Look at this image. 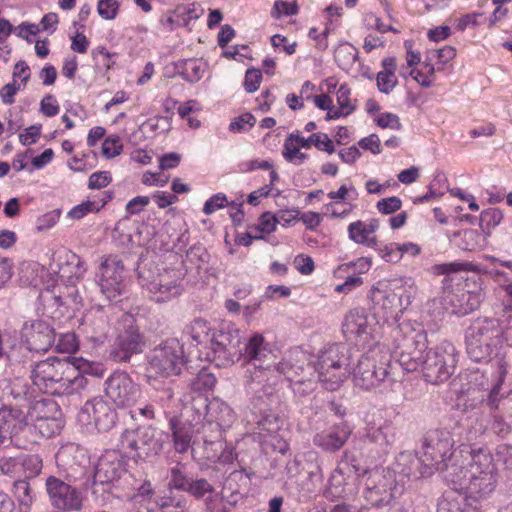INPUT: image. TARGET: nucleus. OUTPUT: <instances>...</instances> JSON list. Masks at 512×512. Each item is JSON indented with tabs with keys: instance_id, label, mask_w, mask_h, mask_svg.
Masks as SVG:
<instances>
[{
	"instance_id": "6e6d98bb",
	"label": "nucleus",
	"mask_w": 512,
	"mask_h": 512,
	"mask_svg": "<svg viewBox=\"0 0 512 512\" xmlns=\"http://www.w3.org/2000/svg\"><path fill=\"white\" fill-rule=\"evenodd\" d=\"M298 5L295 1L287 2L283 0H277L274 3L272 10V17L280 18L282 15L292 16L298 13Z\"/></svg>"
},
{
	"instance_id": "a19ab883",
	"label": "nucleus",
	"mask_w": 512,
	"mask_h": 512,
	"mask_svg": "<svg viewBox=\"0 0 512 512\" xmlns=\"http://www.w3.org/2000/svg\"><path fill=\"white\" fill-rule=\"evenodd\" d=\"M296 143L307 149L313 144L317 149L326 151L329 154L335 151L332 140L325 133H314L307 139L296 134Z\"/></svg>"
},
{
	"instance_id": "09e8293b",
	"label": "nucleus",
	"mask_w": 512,
	"mask_h": 512,
	"mask_svg": "<svg viewBox=\"0 0 512 512\" xmlns=\"http://www.w3.org/2000/svg\"><path fill=\"white\" fill-rule=\"evenodd\" d=\"M317 381H319L316 372L312 371V375H307L297 379L295 383L291 385L295 394L305 396L315 390Z\"/></svg>"
},
{
	"instance_id": "ea45409f",
	"label": "nucleus",
	"mask_w": 512,
	"mask_h": 512,
	"mask_svg": "<svg viewBox=\"0 0 512 512\" xmlns=\"http://www.w3.org/2000/svg\"><path fill=\"white\" fill-rule=\"evenodd\" d=\"M334 58L342 70L348 71L358 58V50L352 44L343 42L336 48Z\"/></svg>"
},
{
	"instance_id": "72a5a7b5",
	"label": "nucleus",
	"mask_w": 512,
	"mask_h": 512,
	"mask_svg": "<svg viewBox=\"0 0 512 512\" xmlns=\"http://www.w3.org/2000/svg\"><path fill=\"white\" fill-rule=\"evenodd\" d=\"M148 383L154 389V401L163 408H169L175 396V381L171 378L161 381L160 378L148 376Z\"/></svg>"
},
{
	"instance_id": "052dcab7",
	"label": "nucleus",
	"mask_w": 512,
	"mask_h": 512,
	"mask_svg": "<svg viewBox=\"0 0 512 512\" xmlns=\"http://www.w3.org/2000/svg\"><path fill=\"white\" fill-rule=\"evenodd\" d=\"M262 81L261 71L255 68H250L245 73L244 88L246 92H255Z\"/></svg>"
},
{
	"instance_id": "4468645a",
	"label": "nucleus",
	"mask_w": 512,
	"mask_h": 512,
	"mask_svg": "<svg viewBox=\"0 0 512 512\" xmlns=\"http://www.w3.org/2000/svg\"><path fill=\"white\" fill-rule=\"evenodd\" d=\"M96 282L109 300L121 295L125 289V268L117 256L102 259L96 271Z\"/></svg>"
},
{
	"instance_id": "f03ea898",
	"label": "nucleus",
	"mask_w": 512,
	"mask_h": 512,
	"mask_svg": "<svg viewBox=\"0 0 512 512\" xmlns=\"http://www.w3.org/2000/svg\"><path fill=\"white\" fill-rule=\"evenodd\" d=\"M351 360L350 349L344 344H332L323 349L318 355L315 366L307 363L303 352L290 354L277 366H273L274 376L276 372L283 374L292 385L303 376L312 375L316 372L319 382L330 391L337 390L350 374L349 365Z\"/></svg>"
},
{
	"instance_id": "7ed1b4c3",
	"label": "nucleus",
	"mask_w": 512,
	"mask_h": 512,
	"mask_svg": "<svg viewBox=\"0 0 512 512\" xmlns=\"http://www.w3.org/2000/svg\"><path fill=\"white\" fill-rule=\"evenodd\" d=\"M461 463L450 467L446 481L473 499L487 498L496 488L497 473L492 455L483 448L462 449Z\"/></svg>"
},
{
	"instance_id": "423d86ee",
	"label": "nucleus",
	"mask_w": 512,
	"mask_h": 512,
	"mask_svg": "<svg viewBox=\"0 0 512 512\" xmlns=\"http://www.w3.org/2000/svg\"><path fill=\"white\" fill-rule=\"evenodd\" d=\"M454 439L446 429H434L428 431L423 440V470L424 474H433L434 471L443 473L446 480L447 473L451 466L461 463L463 459L462 449L469 447L461 445L459 450H453Z\"/></svg>"
},
{
	"instance_id": "a18cd8bd",
	"label": "nucleus",
	"mask_w": 512,
	"mask_h": 512,
	"mask_svg": "<svg viewBox=\"0 0 512 512\" xmlns=\"http://www.w3.org/2000/svg\"><path fill=\"white\" fill-rule=\"evenodd\" d=\"M295 144H297L296 134H290L284 143L283 156L287 161L294 162L298 165L307 158V155L300 152L299 147Z\"/></svg>"
},
{
	"instance_id": "f3484780",
	"label": "nucleus",
	"mask_w": 512,
	"mask_h": 512,
	"mask_svg": "<svg viewBox=\"0 0 512 512\" xmlns=\"http://www.w3.org/2000/svg\"><path fill=\"white\" fill-rule=\"evenodd\" d=\"M375 318L363 308H355L346 315L343 333L347 340L356 345L365 346L370 343L373 335Z\"/></svg>"
},
{
	"instance_id": "f704fd0d",
	"label": "nucleus",
	"mask_w": 512,
	"mask_h": 512,
	"mask_svg": "<svg viewBox=\"0 0 512 512\" xmlns=\"http://www.w3.org/2000/svg\"><path fill=\"white\" fill-rule=\"evenodd\" d=\"M12 494L18 503L20 512H30L33 503L36 500V493L27 479H18L14 481Z\"/></svg>"
},
{
	"instance_id": "9b49d317",
	"label": "nucleus",
	"mask_w": 512,
	"mask_h": 512,
	"mask_svg": "<svg viewBox=\"0 0 512 512\" xmlns=\"http://www.w3.org/2000/svg\"><path fill=\"white\" fill-rule=\"evenodd\" d=\"M148 376L169 379L182 372L186 364L184 346L175 338L167 339L147 355Z\"/></svg>"
},
{
	"instance_id": "dca6fc26",
	"label": "nucleus",
	"mask_w": 512,
	"mask_h": 512,
	"mask_svg": "<svg viewBox=\"0 0 512 512\" xmlns=\"http://www.w3.org/2000/svg\"><path fill=\"white\" fill-rule=\"evenodd\" d=\"M106 396L118 407H131L141 397V388L126 372H115L105 381Z\"/></svg>"
},
{
	"instance_id": "6ab92c4d",
	"label": "nucleus",
	"mask_w": 512,
	"mask_h": 512,
	"mask_svg": "<svg viewBox=\"0 0 512 512\" xmlns=\"http://www.w3.org/2000/svg\"><path fill=\"white\" fill-rule=\"evenodd\" d=\"M195 403L206 411L204 416L206 423L203 425L204 432L209 429L214 434L221 436L222 430L229 428L235 420L233 410L220 399L214 398L208 401L207 398L200 397L195 400Z\"/></svg>"
},
{
	"instance_id": "f8f14e48",
	"label": "nucleus",
	"mask_w": 512,
	"mask_h": 512,
	"mask_svg": "<svg viewBox=\"0 0 512 512\" xmlns=\"http://www.w3.org/2000/svg\"><path fill=\"white\" fill-rule=\"evenodd\" d=\"M243 336L234 325H227L212 333V342L207 353L208 359L218 367H229L239 361L243 355L241 343Z\"/></svg>"
},
{
	"instance_id": "ddd939ff",
	"label": "nucleus",
	"mask_w": 512,
	"mask_h": 512,
	"mask_svg": "<svg viewBox=\"0 0 512 512\" xmlns=\"http://www.w3.org/2000/svg\"><path fill=\"white\" fill-rule=\"evenodd\" d=\"M499 330L491 320H477L468 329L466 349L474 362H486L498 344Z\"/></svg>"
},
{
	"instance_id": "6e6552de",
	"label": "nucleus",
	"mask_w": 512,
	"mask_h": 512,
	"mask_svg": "<svg viewBox=\"0 0 512 512\" xmlns=\"http://www.w3.org/2000/svg\"><path fill=\"white\" fill-rule=\"evenodd\" d=\"M361 495L371 508L396 505L394 500L399 493L395 471L389 468L365 470L358 477Z\"/></svg>"
},
{
	"instance_id": "338daca9",
	"label": "nucleus",
	"mask_w": 512,
	"mask_h": 512,
	"mask_svg": "<svg viewBox=\"0 0 512 512\" xmlns=\"http://www.w3.org/2000/svg\"><path fill=\"white\" fill-rule=\"evenodd\" d=\"M112 181L110 172L98 171L94 172L89 177L88 187L90 189H101L106 187Z\"/></svg>"
},
{
	"instance_id": "bb28decb",
	"label": "nucleus",
	"mask_w": 512,
	"mask_h": 512,
	"mask_svg": "<svg viewBox=\"0 0 512 512\" xmlns=\"http://www.w3.org/2000/svg\"><path fill=\"white\" fill-rule=\"evenodd\" d=\"M411 303V294L404 286H397L385 291L382 299V309L387 317L396 318Z\"/></svg>"
},
{
	"instance_id": "aec40b11",
	"label": "nucleus",
	"mask_w": 512,
	"mask_h": 512,
	"mask_svg": "<svg viewBox=\"0 0 512 512\" xmlns=\"http://www.w3.org/2000/svg\"><path fill=\"white\" fill-rule=\"evenodd\" d=\"M117 414L102 398L87 401L78 414V420L84 425H92L98 431L110 430L116 422Z\"/></svg>"
},
{
	"instance_id": "864d4df0",
	"label": "nucleus",
	"mask_w": 512,
	"mask_h": 512,
	"mask_svg": "<svg viewBox=\"0 0 512 512\" xmlns=\"http://www.w3.org/2000/svg\"><path fill=\"white\" fill-rule=\"evenodd\" d=\"M104 205L105 201H102L101 203H97L95 201H86L72 208L69 211L68 216L74 219H80L84 217L88 212L99 211Z\"/></svg>"
},
{
	"instance_id": "37998d69",
	"label": "nucleus",
	"mask_w": 512,
	"mask_h": 512,
	"mask_svg": "<svg viewBox=\"0 0 512 512\" xmlns=\"http://www.w3.org/2000/svg\"><path fill=\"white\" fill-rule=\"evenodd\" d=\"M465 496L457 491L446 493L438 503V512H464Z\"/></svg>"
},
{
	"instance_id": "412c9836",
	"label": "nucleus",
	"mask_w": 512,
	"mask_h": 512,
	"mask_svg": "<svg viewBox=\"0 0 512 512\" xmlns=\"http://www.w3.org/2000/svg\"><path fill=\"white\" fill-rule=\"evenodd\" d=\"M364 436L380 450L386 451L396 441V427L391 420L373 414L366 419Z\"/></svg>"
},
{
	"instance_id": "de8ad7c7",
	"label": "nucleus",
	"mask_w": 512,
	"mask_h": 512,
	"mask_svg": "<svg viewBox=\"0 0 512 512\" xmlns=\"http://www.w3.org/2000/svg\"><path fill=\"white\" fill-rule=\"evenodd\" d=\"M191 478L192 477L183 472L180 467H173L170 469L168 487L170 489L186 492Z\"/></svg>"
},
{
	"instance_id": "a211bd4d",
	"label": "nucleus",
	"mask_w": 512,
	"mask_h": 512,
	"mask_svg": "<svg viewBox=\"0 0 512 512\" xmlns=\"http://www.w3.org/2000/svg\"><path fill=\"white\" fill-rule=\"evenodd\" d=\"M28 405L13 406L12 402L0 408V441L12 443L13 438L29 426Z\"/></svg>"
},
{
	"instance_id": "13d9d810",
	"label": "nucleus",
	"mask_w": 512,
	"mask_h": 512,
	"mask_svg": "<svg viewBox=\"0 0 512 512\" xmlns=\"http://www.w3.org/2000/svg\"><path fill=\"white\" fill-rule=\"evenodd\" d=\"M119 10V3L116 0H100L97 5L98 14L105 20H112Z\"/></svg>"
},
{
	"instance_id": "58836bf2",
	"label": "nucleus",
	"mask_w": 512,
	"mask_h": 512,
	"mask_svg": "<svg viewBox=\"0 0 512 512\" xmlns=\"http://www.w3.org/2000/svg\"><path fill=\"white\" fill-rule=\"evenodd\" d=\"M177 69L185 81L195 83L204 75V64L198 59H186L177 64Z\"/></svg>"
},
{
	"instance_id": "49530a36",
	"label": "nucleus",
	"mask_w": 512,
	"mask_h": 512,
	"mask_svg": "<svg viewBox=\"0 0 512 512\" xmlns=\"http://www.w3.org/2000/svg\"><path fill=\"white\" fill-rule=\"evenodd\" d=\"M186 492L197 499H201L206 494L214 493V487L204 478L196 479L192 477Z\"/></svg>"
},
{
	"instance_id": "473e14b6",
	"label": "nucleus",
	"mask_w": 512,
	"mask_h": 512,
	"mask_svg": "<svg viewBox=\"0 0 512 512\" xmlns=\"http://www.w3.org/2000/svg\"><path fill=\"white\" fill-rule=\"evenodd\" d=\"M4 393L8 400L15 401L14 406L27 404L28 410L31 409L32 392L24 379L16 378L9 382L4 388Z\"/></svg>"
},
{
	"instance_id": "4d7b16f0",
	"label": "nucleus",
	"mask_w": 512,
	"mask_h": 512,
	"mask_svg": "<svg viewBox=\"0 0 512 512\" xmlns=\"http://www.w3.org/2000/svg\"><path fill=\"white\" fill-rule=\"evenodd\" d=\"M455 56L456 49L452 46H445L437 50L429 51L428 59L433 60L436 58L438 60L437 64H439L444 69V65L452 60Z\"/></svg>"
},
{
	"instance_id": "3c124183",
	"label": "nucleus",
	"mask_w": 512,
	"mask_h": 512,
	"mask_svg": "<svg viewBox=\"0 0 512 512\" xmlns=\"http://www.w3.org/2000/svg\"><path fill=\"white\" fill-rule=\"evenodd\" d=\"M0 471L2 474L7 475L9 477L20 476L21 466H20V455L11 457L4 456L0 458Z\"/></svg>"
},
{
	"instance_id": "e433bc0d",
	"label": "nucleus",
	"mask_w": 512,
	"mask_h": 512,
	"mask_svg": "<svg viewBox=\"0 0 512 512\" xmlns=\"http://www.w3.org/2000/svg\"><path fill=\"white\" fill-rule=\"evenodd\" d=\"M212 328L208 321L197 318L188 326V333L192 341L205 349H209L212 342Z\"/></svg>"
},
{
	"instance_id": "4be33fe9",
	"label": "nucleus",
	"mask_w": 512,
	"mask_h": 512,
	"mask_svg": "<svg viewBox=\"0 0 512 512\" xmlns=\"http://www.w3.org/2000/svg\"><path fill=\"white\" fill-rule=\"evenodd\" d=\"M352 432V426L347 421H341L316 433L313 442L326 452H336L345 445Z\"/></svg>"
},
{
	"instance_id": "cd10ccee",
	"label": "nucleus",
	"mask_w": 512,
	"mask_h": 512,
	"mask_svg": "<svg viewBox=\"0 0 512 512\" xmlns=\"http://www.w3.org/2000/svg\"><path fill=\"white\" fill-rule=\"evenodd\" d=\"M378 228L379 222L376 219L352 222L348 226L349 239L357 244H362L369 248H377L378 241L374 236V233Z\"/></svg>"
},
{
	"instance_id": "0e129e2a",
	"label": "nucleus",
	"mask_w": 512,
	"mask_h": 512,
	"mask_svg": "<svg viewBox=\"0 0 512 512\" xmlns=\"http://www.w3.org/2000/svg\"><path fill=\"white\" fill-rule=\"evenodd\" d=\"M228 203L227 197L223 193H218L209 198L203 207V212L206 215H210L217 211L218 209H221L225 207Z\"/></svg>"
},
{
	"instance_id": "20e7f679",
	"label": "nucleus",
	"mask_w": 512,
	"mask_h": 512,
	"mask_svg": "<svg viewBox=\"0 0 512 512\" xmlns=\"http://www.w3.org/2000/svg\"><path fill=\"white\" fill-rule=\"evenodd\" d=\"M31 379L40 391L58 396L78 393L87 385V379L68 357H49L36 363Z\"/></svg>"
},
{
	"instance_id": "7c9ffc66",
	"label": "nucleus",
	"mask_w": 512,
	"mask_h": 512,
	"mask_svg": "<svg viewBox=\"0 0 512 512\" xmlns=\"http://www.w3.org/2000/svg\"><path fill=\"white\" fill-rule=\"evenodd\" d=\"M205 457L211 462L230 463L234 456L231 448L221 440V436L215 434L213 439H208L206 435L203 437Z\"/></svg>"
},
{
	"instance_id": "9d476101",
	"label": "nucleus",
	"mask_w": 512,
	"mask_h": 512,
	"mask_svg": "<svg viewBox=\"0 0 512 512\" xmlns=\"http://www.w3.org/2000/svg\"><path fill=\"white\" fill-rule=\"evenodd\" d=\"M391 360L388 349L380 345L371 347L353 369L354 384L365 390L378 387L389 375Z\"/></svg>"
},
{
	"instance_id": "e2e57ef3",
	"label": "nucleus",
	"mask_w": 512,
	"mask_h": 512,
	"mask_svg": "<svg viewBox=\"0 0 512 512\" xmlns=\"http://www.w3.org/2000/svg\"><path fill=\"white\" fill-rule=\"evenodd\" d=\"M402 201L399 197L392 196L383 198L377 202V209L382 214H391L401 208Z\"/></svg>"
},
{
	"instance_id": "774afa93",
	"label": "nucleus",
	"mask_w": 512,
	"mask_h": 512,
	"mask_svg": "<svg viewBox=\"0 0 512 512\" xmlns=\"http://www.w3.org/2000/svg\"><path fill=\"white\" fill-rule=\"evenodd\" d=\"M216 378L215 376L212 374V373H209L205 370H202L200 371L194 382H193V386L194 388L196 389H212L215 385H216Z\"/></svg>"
},
{
	"instance_id": "8fccbe9b",
	"label": "nucleus",
	"mask_w": 512,
	"mask_h": 512,
	"mask_svg": "<svg viewBox=\"0 0 512 512\" xmlns=\"http://www.w3.org/2000/svg\"><path fill=\"white\" fill-rule=\"evenodd\" d=\"M502 217L501 211L497 208H489L482 211L480 215V227L482 232L485 233L487 230V234H489V230L497 226L501 222Z\"/></svg>"
},
{
	"instance_id": "5fc2aeb1",
	"label": "nucleus",
	"mask_w": 512,
	"mask_h": 512,
	"mask_svg": "<svg viewBox=\"0 0 512 512\" xmlns=\"http://www.w3.org/2000/svg\"><path fill=\"white\" fill-rule=\"evenodd\" d=\"M123 145L119 136L112 135L102 144V153L106 158H114L121 154Z\"/></svg>"
},
{
	"instance_id": "c9c22d12",
	"label": "nucleus",
	"mask_w": 512,
	"mask_h": 512,
	"mask_svg": "<svg viewBox=\"0 0 512 512\" xmlns=\"http://www.w3.org/2000/svg\"><path fill=\"white\" fill-rule=\"evenodd\" d=\"M130 484V492L126 494V498L132 502H146L154 495V488L148 479H135L131 474L125 478Z\"/></svg>"
},
{
	"instance_id": "1a4fd4ad",
	"label": "nucleus",
	"mask_w": 512,
	"mask_h": 512,
	"mask_svg": "<svg viewBox=\"0 0 512 512\" xmlns=\"http://www.w3.org/2000/svg\"><path fill=\"white\" fill-rule=\"evenodd\" d=\"M168 434L152 426H140L125 430L119 439V447L135 459L149 460L157 457L163 450Z\"/></svg>"
},
{
	"instance_id": "2eb2a0df",
	"label": "nucleus",
	"mask_w": 512,
	"mask_h": 512,
	"mask_svg": "<svg viewBox=\"0 0 512 512\" xmlns=\"http://www.w3.org/2000/svg\"><path fill=\"white\" fill-rule=\"evenodd\" d=\"M45 489L52 507L60 511H80L83 508L84 495L76 487L56 477L49 476Z\"/></svg>"
},
{
	"instance_id": "4c0bfd02",
	"label": "nucleus",
	"mask_w": 512,
	"mask_h": 512,
	"mask_svg": "<svg viewBox=\"0 0 512 512\" xmlns=\"http://www.w3.org/2000/svg\"><path fill=\"white\" fill-rule=\"evenodd\" d=\"M457 245L462 250L475 251L486 245V235L475 229L461 230L456 234Z\"/></svg>"
},
{
	"instance_id": "0eeeda50",
	"label": "nucleus",
	"mask_w": 512,
	"mask_h": 512,
	"mask_svg": "<svg viewBox=\"0 0 512 512\" xmlns=\"http://www.w3.org/2000/svg\"><path fill=\"white\" fill-rule=\"evenodd\" d=\"M184 273L176 268L142 267L139 283L157 303H166L179 297L184 291Z\"/></svg>"
},
{
	"instance_id": "603ef678",
	"label": "nucleus",
	"mask_w": 512,
	"mask_h": 512,
	"mask_svg": "<svg viewBox=\"0 0 512 512\" xmlns=\"http://www.w3.org/2000/svg\"><path fill=\"white\" fill-rule=\"evenodd\" d=\"M438 274L457 273L460 271H476V266L470 262H450L439 264L435 267Z\"/></svg>"
},
{
	"instance_id": "69168bd1",
	"label": "nucleus",
	"mask_w": 512,
	"mask_h": 512,
	"mask_svg": "<svg viewBox=\"0 0 512 512\" xmlns=\"http://www.w3.org/2000/svg\"><path fill=\"white\" fill-rule=\"evenodd\" d=\"M350 89L347 85H341L336 93L337 103L346 114H350L355 110V106L350 102Z\"/></svg>"
},
{
	"instance_id": "5701e85b",
	"label": "nucleus",
	"mask_w": 512,
	"mask_h": 512,
	"mask_svg": "<svg viewBox=\"0 0 512 512\" xmlns=\"http://www.w3.org/2000/svg\"><path fill=\"white\" fill-rule=\"evenodd\" d=\"M22 333L31 351L46 352L55 341L53 328L43 320L25 323Z\"/></svg>"
},
{
	"instance_id": "393cba45",
	"label": "nucleus",
	"mask_w": 512,
	"mask_h": 512,
	"mask_svg": "<svg viewBox=\"0 0 512 512\" xmlns=\"http://www.w3.org/2000/svg\"><path fill=\"white\" fill-rule=\"evenodd\" d=\"M122 461L114 451H109L102 455L95 467L94 482L100 484L113 483L122 476L127 477Z\"/></svg>"
},
{
	"instance_id": "680f3d73",
	"label": "nucleus",
	"mask_w": 512,
	"mask_h": 512,
	"mask_svg": "<svg viewBox=\"0 0 512 512\" xmlns=\"http://www.w3.org/2000/svg\"><path fill=\"white\" fill-rule=\"evenodd\" d=\"M205 506L208 512H230V504L218 494H210L205 500Z\"/></svg>"
},
{
	"instance_id": "bf43d9fd",
	"label": "nucleus",
	"mask_w": 512,
	"mask_h": 512,
	"mask_svg": "<svg viewBox=\"0 0 512 512\" xmlns=\"http://www.w3.org/2000/svg\"><path fill=\"white\" fill-rule=\"evenodd\" d=\"M377 87L381 93L389 94L394 87L397 85L398 80L395 74L386 73V72H378L377 74Z\"/></svg>"
},
{
	"instance_id": "2f4dec72",
	"label": "nucleus",
	"mask_w": 512,
	"mask_h": 512,
	"mask_svg": "<svg viewBox=\"0 0 512 512\" xmlns=\"http://www.w3.org/2000/svg\"><path fill=\"white\" fill-rule=\"evenodd\" d=\"M85 450L75 443H68L62 446L56 454V462L64 469H73L86 463Z\"/></svg>"
},
{
	"instance_id": "a878e982",
	"label": "nucleus",
	"mask_w": 512,
	"mask_h": 512,
	"mask_svg": "<svg viewBox=\"0 0 512 512\" xmlns=\"http://www.w3.org/2000/svg\"><path fill=\"white\" fill-rule=\"evenodd\" d=\"M254 398V408L258 410L257 425L260 430L268 433H274L280 428L279 416L273 411V408L279 403V397L276 394V388L274 387V397L276 402L272 403L271 399L264 395L261 399H257L255 394H252Z\"/></svg>"
},
{
	"instance_id": "c03bdc74",
	"label": "nucleus",
	"mask_w": 512,
	"mask_h": 512,
	"mask_svg": "<svg viewBox=\"0 0 512 512\" xmlns=\"http://www.w3.org/2000/svg\"><path fill=\"white\" fill-rule=\"evenodd\" d=\"M21 473L24 479L34 478L40 474L43 464L42 459L36 454H20Z\"/></svg>"
},
{
	"instance_id": "c85d7f7f",
	"label": "nucleus",
	"mask_w": 512,
	"mask_h": 512,
	"mask_svg": "<svg viewBox=\"0 0 512 512\" xmlns=\"http://www.w3.org/2000/svg\"><path fill=\"white\" fill-rule=\"evenodd\" d=\"M173 448L176 453L185 454L191 449L193 426L190 422H183L177 417L169 420Z\"/></svg>"
},
{
	"instance_id": "b1692460",
	"label": "nucleus",
	"mask_w": 512,
	"mask_h": 512,
	"mask_svg": "<svg viewBox=\"0 0 512 512\" xmlns=\"http://www.w3.org/2000/svg\"><path fill=\"white\" fill-rule=\"evenodd\" d=\"M145 342L136 326L129 325L119 333L114 343L113 354L116 360L127 362L133 354L143 351Z\"/></svg>"
},
{
	"instance_id": "79ce46f5",
	"label": "nucleus",
	"mask_w": 512,
	"mask_h": 512,
	"mask_svg": "<svg viewBox=\"0 0 512 512\" xmlns=\"http://www.w3.org/2000/svg\"><path fill=\"white\" fill-rule=\"evenodd\" d=\"M496 363H497V372H496L497 375H496L495 383L493 384V386L489 392V395L487 397V404L491 408L498 407V403L500 400L499 393H500L501 387L505 381L506 375L508 373L507 363L505 361H503L502 359H498L496 361Z\"/></svg>"
},
{
	"instance_id": "39448f33",
	"label": "nucleus",
	"mask_w": 512,
	"mask_h": 512,
	"mask_svg": "<svg viewBox=\"0 0 512 512\" xmlns=\"http://www.w3.org/2000/svg\"><path fill=\"white\" fill-rule=\"evenodd\" d=\"M242 356L253 366V370H248V392L255 394L257 399L266 395L272 403H275L274 385H276V377L274 376V369L270 365L272 352L265 343L264 337L259 333L253 334L246 343Z\"/></svg>"
},
{
	"instance_id": "c756f323",
	"label": "nucleus",
	"mask_w": 512,
	"mask_h": 512,
	"mask_svg": "<svg viewBox=\"0 0 512 512\" xmlns=\"http://www.w3.org/2000/svg\"><path fill=\"white\" fill-rule=\"evenodd\" d=\"M423 455L411 451L401 452L396 458V466L393 471L398 472L406 477L418 478L420 476H429L430 474L422 473Z\"/></svg>"
},
{
	"instance_id": "f257e3e1",
	"label": "nucleus",
	"mask_w": 512,
	"mask_h": 512,
	"mask_svg": "<svg viewBox=\"0 0 512 512\" xmlns=\"http://www.w3.org/2000/svg\"><path fill=\"white\" fill-rule=\"evenodd\" d=\"M396 355L404 370L413 372L420 367L425 380L432 384L444 382L453 374L457 363L455 346L443 341L435 348L427 350V333L422 328H414L409 322L398 325Z\"/></svg>"
}]
</instances>
